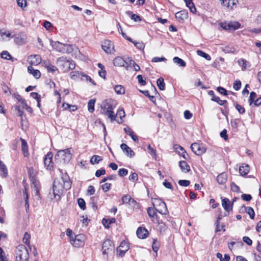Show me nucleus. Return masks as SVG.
<instances>
[{"mask_svg": "<svg viewBox=\"0 0 261 261\" xmlns=\"http://www.w3.org/2000/svg\"><path fill=\"white\" fill-rule=\"evenodd\" d=\"M31 188L32 191L35 196L39 197L40 185L39 182L35 179H32Z\"/></svg>", "mask_w": 261, "mask_h": 261, "instance_id": "15", "label": "nucleus"}, {"mask_svg": "<svg viewBox=\"0 0 261 261\" xmlns=\"http://www.w3.org/2000/svg\"><path fill=\"white\" fill-rule=\"evenodd\" d=\"M14 42L18 45H22L27 42V36L23 32H21L16 35L14 38Z\"/></svg>", "mask_w": 261, "mask_h": 261, "instance_id": "12", "label": "nucleus"}, {"mask_svg": "<svg viewBox=\"0 0 261 261\" xmlns=\"http://www.w3.org/2000/svg\"><path fill=\"white\" fill-rule=\"evenodd\" d=\"M155 202L159 203L160 206V208H155L156 211L162 214L166 215L168 212L166 203L161 200H156Z\"/></svg>", "mask_w": 261, "mask_h": 261, "instance_id": "18", "label": "nucleus"}, {"mask_svg": "<svg viewBox=\"0 0 261 261\" xmlns=\"http://www.w3.org/2000/svg\"><path fill=\"white\" fill-rule=\"evenodd\" d=\"M4 36L8 38L12 37L10 31H6L5 29H2L0 30V41H4L5 40Z\"/></svg>", "mask_w": 261, "mask_h": 261, "instance_id": "28", "label": "nucleus"}, {"mask_svg": "<svg viewBox=\"0 0 261 261\" xmlns=\"http://www.w3.org/2000/svg\"><path fill=\"white\" fill-rule=\"evenodd\" d=\"M23 196L25 200V207L26 208V211H28V210L29 208V194L27 192V189L26 188H24V189L23 191Z\"/></svg>", "mask_w": 261, "mask_h": 261, "instance_id": "31", "label": "nucleus"}, {"mask_svg": "<svg viewBox=\"0 0 261 261\" xmlns=\"http://www.w3.org/2000/svg\"><path fill=\"white\" fill-rule=\"evenodd\" d=\"M221 27L225 30H230V24L229 22L227 23L226 22H221L220 24Z\"/></svg>", "mask_w": 261, "mask_h": 261, "instance_id": "61", "label": "nucleus"}, {"mask_svg": "<svg viewBox=\"0 0 261 261\" xmlns=\"http://www.w3.org/2000/svg\"><path fill=\"white\" fill-rule=\"evenodd\" d=\"M236 109L238 110L240 114H243L245 113V109L239 104H237L235 106Z\"/></svg>", "mask_w": 261, "mask_h": 261, "instance_id": "64", "label": "nucleus"}, {"mask_svg": "<svg viewBox=\"0 0 261 261\" xmlns=\"http://www.w3.org/2000/svg\"><path fill=\"white\" fill-rule=\"evenodd\" d=\"M208 94L212 96L211 98L212 101L217 102L220 106H223L224 103L227 102L226 100H221L219 97L215 96L213 90L209 91L208 92Z\"/></svg>", "mask_w": 261, "mask_h": 261, "instance_id": "19", "label": "nucleus"}, {"mask_svg": "<svg viewBox=\"0 0 261 261\" xmlns=\"http://www.w3.org/2000/svg\"><path fill=\"white\" fill-rule=\"evenodd\" d=\"M179 166L182 172L187 173L190 171V167L187 163L185 161L179 162Z\"/></svg>", "mask_w": 261, "mask_h": 261, "instance_id": "23", "label": "nucleus"}, {"mask_svg": "<svg viewBox=\"0 0 261 261\" xmlns=\"http://www.w3.org/2000/svg\"><path fill=\"white\" fill-rule=\"evenodd\" d=\"M53 153L49 152L44 158V167L47 170H51L53 168Z\"/></svg>", "mask_w": 261, "mask_h": 261, "instance_id": "10", "label": "nucleus"}, {"mask_svg": "<svg viewBox=\"0 0 261 261\" xmlns=\"http://www.w3.org/2000/svg\"><path fill=\"white\" fill-rule=\"evenodd\" d=\"M102 160V157L97 155H94L92 156L90 160V163L94 165L95 164H98L99 162Z\"/></svg>", "mask_w": 261, "mask_h": 261, "instance_id": "34", "label": "nucleus"}, {"mask_svg": "<svg viewBox=\"0 0 261 261\" xmlns=\"http://www.w3.org/2000/svg\"><path fill=\"white\" fill-rule=\"evenodd\" d=\"M46 69L48 72H51L53 73L58 70V68L52 64H50V65Z\"/></svg>", "mask_w": 261, "mask_h": 261, "instance_id": "63", "label": "nucleus"}, {"mask_svg": "<svg viewBox=\"0 0 261 261\" xmlns=\"http://www.w3.org/2000/svg\"><path fill=\"white\" fill-rule=\"evenodd\" d=\"M239 66L242 67V70H245L247 67V62L244 59H241L238 61Z\"/></svg>", "mask_w": 261, "mask_h": 261, "instance_id": "38", "label": "nucleus"}, {"mask_svg": "<svg viewBox=\"0 0 261 261\" xmlns=\"http://www.w3.org/2000/svg\"><path fill=\"white\" fill-rule=\"evenodd\" d=\"M16 260L15 261H28L29 254L27 247L20 245L16 248Z\"/></svg>", "mask_w": 261, "mask_h": 261, "instance_id": "4", "label": "nucleus"}, {"mask_svg": "<svg viewBox=\"0 0 261 261\" xmlns=\"http://www.w3.org/2000/svg\"><path fill=\"white\" fill-rule=\"evenodd\" d=\"M241 82L240 81L238 80L234 82L233 87L236 90H239L241 88Z\"/></svg>", "mask_w": 261, "mask_h": 261, "instance_id": "60", "label": "nucleus"}, {"mask_svg": "<svg viewBox=\"0 0 261 261\" xmlns=\"http://www.w3.org/2000/svg\"><path fill=\"white\" fill-rule=\"evenodd\" d=\"M1 57L6 60H11L12 59L11 55L7 51H3L1 54Z\"/></svg>", "mask_w": 261, "mask_h": 261, "instance_id": "51", "label": "nucleus"}, {"mask_svg": "<svg viewBox=\"0 0 261 261\" xmlns=\"http://www.w3.org/2000/svg\"><path fill=\"white\" fill-rule=\"evenodd\" d=\"M222 216L221 215H220L218 216V217L217 218V221L216 222V231L217 232L221 231V228L219 227V224H220V221L221 219H222Z\"/></svg>", "mask_w": 261, "mask_h": 261, "instance_id": "54", "label": "nucleus"}, {"mask_svg": "<svg viewBox=\"0 0 261 261\" xmlns=\"http://www.w3.org/2000/svg\"><path fill=\"white\" fill-rule=\"evenodd\" d=\"M12 96L15 99L20 102L22 104L24 103L25 100L22 98L21 96H20L18 93H14Z\"/></svg>", "mask_w": 261, "mask_h": 261, "instance_id": "47", "label": "nucleus"}, {"mask_svg": "<svg viewBox=\"0 0 261 261\" xmlns=\"http://www.w3.org/2000/svg\"><path fill=\"white\" fill-rule=\"evenodd\" d=\"M222 205L226 212H229L232 209L233 202H231L228 198H224L222 199Z\"/></svg>", "mask_w": 261, "mask_h": 261, "instance_id": "16", "label": "nucleus"}, {"mask_svg": "<svg viewBox=\"0 0 261 261\" xmlns=\"http://www.w3.org/2000/svg\"><path fill=\"white\" fill-rule=\"evenodd\" d=\"M191 148L193 152L197 155H201L206 151V149L203 145L198 143L192 144Z\"/></svg>", "mask_w": 261, "mask_h": 261, "instance_id": "8", "label": "nucleus"}, {"mask_svg": "<svg viewBox=\"0 0 261 261\" xmlns=\"http://www.w3.org/2000/svg\"><path fill=\"white\" fill-rule=\"evenodd\" d=\"M246 212L249 215L252 219L254 218L255 213L253 209L251 207H247L245 208Z\"/></svg>", "mask_w": 261, "mask_h": 261, "instance_id": "45", "label": "nucleus"}, {"mask_svg": "<svg viewBox=\"0 0 261 261\" xmlns=\"http://www.w3.org/2000/svg\"><path fill=\"white\" fill-rule=\"evenodd\" d=\"M178 183L181 186L187 187L190 185V181L188 180H179Z\"/></svg>", "mask_w": 261, "mask_h": 261, "instance_id": "55", "label": "nucleus"}, {"mask_svg": "<svg viewBox=\"0 0 261 261\" xmlns=\"http://www.w3.org/2000/svg\"><path fill=\"white\" fill-rule=\"evenodd\" d=\"M28 71L29 73L32 74L36 79H39L41 76V73L39 70L34 69L32 66H29L28 67Z\"/></svg>", "mask_w": 261, "mask_h": 261, "instance_id": "25", "label": "nucleus"}, {"mask_svg": "<svg viewBox=\"0 0 261 261\" xmlns=\"http://www.w3.org/2000/svg\"><path fill=\"white\" fill-rule=\"evenodd\" d=\"M111 184L110 183H105L101 185V188L104 192H107L110 190Z\"/></svg>", "mask_w": 261, "mask_h": 261, "instance_id": "57", "label": "nucleus"}, {"mask_svg": "<svg viewBox=\"0 0 261 261\" xmlns=\"http://www.w3.org/2000/svg\"><path fill=\"white\" fill-rule=\"evenodd\" d=\"M230 24V30H236L239 29L241 24L237 21L229 22Z\"/></svg>", "mask_w": 261, "mask_h": 261, "instance_id": "43", "label": "nucleus"}, {"mask_svg": "<svg viewBox=\"0 0 261 261\" xmlns=\"http://www.w3.org/2000/svg\"><path fill=\"white\" fill-rule=\"evenodd\" d=\"M2 88L3 91L7 96H9L11 94L9 88L5 83L2 84Z\"/></svg>", "mask_w": 261, "mask_h": 261, "instance_id": "42", "label": "nucleus"}, {"mask_svg": "<svg viewBox=\"0 0 261 261\" xmlns=\"http://www.w3.org/2000/svg\"><path fill=\"white\" fill-rule=\"evenodd\" d=\"M77 203L80 207L82 210H85L86 209V203L84 200L83 198H79L77 200Z\"/></svg>", "mask_w": 261, "mask_h": 261, "instance_id": "48", "label": "nucleus"}, {"mask_svg": "<svg viewBox=\"0 0 261 261\" xmlns=\"http://www.w3.org/2000/svg\"><path fill=\"white\" fill-rule=\"evenodd\" d=\"M7 174V169L6 166L0 161V175L3 177H5Z\"/></svg>", "mask_w": 261, "mask_h": 261, "instance_id": "33", "label": "nucleus"}, {"mask_svg": "<svg viewBox=\"0 0 261 261\" xmlns=\"http://www.w3.org/2000/svg\"><path fill=\"white\" fill-rule=\"evenodd\" d=\"M17 3L18 6L21 8H24L27 6L26 0H17Z\"/></svg>", "mask_w": 261, "mask_h": 261, "instance_id": "56", "label": "nucleus"}, {"mask_svg": "<svg viewBox=\"0 0 261 261\" xmlns=\"http://www.w3.org/2000/svg\"><path fill=\"white\" fill-rule=\"evenodd\" d=\"M156 84L160 90H163L165 89V84L162 77H160L157 80Z\"/></svg>", "mask_w": 261, "mask_h": 261, "instance_id": "35", "label": "nucleus"}, {"mask_svg": "<svg viewBox=\"0 0 261 261\" xmlns=\"http://www.w3.org/2000/svg\"><path fill=\"white\" fill-rule=\"evenodd\" d=\"M113 64L115 66L124 67L127 69V63L120 57H117L114 59Z\"/></svg>", "mask_w": 261, "mask_h": 261, "instance_id": "17", "label": "nucleus"}, {"mask_svg": "<svg viewBox=\"0 0 261 261\" xmlns=\"http://www.w3.org/2000/svg\"><path fill=\"white\" fill-rule=\"evenodd\" d=\"M120 147H121V148L122 149V150L123 151V152L128 156L132 157L134 155V151L126 144L122 143Z\"/></svg>", "mask_w": 261, "mask_h": 261, "instance_id": "21", "label": "nucleus"}, {"mask_svg": "<svg viewBox=\"0 0 261 261\" xmlns=\"http://www.w3.org/2000/svg\"><path fill=\"white\" fill-rule=\"evenodd\" d=\"M227 175L225 172L220 173L217 178V182L221 185H224L227 181Z\"/></svg>", "mask_w": 261, "mask_h": 261, "instance_id": "26", "label": "nucleus"}, {"mask_svg": "<svg viewBox=\"0 0 261 261\" xmlns=\"http://www.w3.org/2000/svg\"><path fill=\"white\" fill-rule=\"evenodd\" d=\"M71 188V182L68 176L61 178H56L54 180L53 191L54 198L57 200L60 199L64 189L68 190Z\"/></svg>", "mask_w": 261, "mask_h": 261, "instance_id": "1", "label": "nucleus"}, {"mask_svg": "<svg viewBox=\"0 0 261 261\" xmlns=\"http://www.w3.org/2000/svg\"><path fill=\"white\" fill-rule=\"evenodd\" d=\"M114 249V245L112 241L110 240H106L103 243L102 246L103 254H108L113 251Z\"/></svg>", "mask_w": 261, "mask_h": 261, "instance_id": "9", "label": "nucleus"}, {"mask_svg": "<svg viewBox=\"0 0 261 261\" xmlns=\"http://www.w3.org/2000/svg\"><path fill=\"white\" fill-rule=\"evenodd\" d=\"M197 54L198 56L205 58L206 60L208 61H210L211 59V58L208 54L202 51V50H198L197 51Z\"/></svg>", "mask_w": 261, "mask_h": 261, "instance_id": "44", "label": "nucleus"}, {"mask_svg": "<svg viewBox=\"0 0 261 261\" xmlns=\"http://www.w3.org/2000/svg\"><path fill=\"white\" fill-rule=\"evenodd\" d=\"M80 75L84 76L86 81H89L94 85H95V83H94V81L89 76L87 75H84V74L82 72L80 73L77 71H75L71 72L70 73V77L74 80H76L77 77L80 76Z\"/></svg>", "mask_w": 261, "mask_h": 261, "instance_id": "13", "label": "nucleus"}, {"mask_svg": "<svg viewBox=\"0 0 261 261\" xmlns=\"http://www.w3.org/2000/svg\"><path fill=\"white\" fill-rule=\"evenodd\" d=\"M71 148L60 150L55 156L56 160L60 164H65L69 162L72 158Z\"/></svg>", "mask_w": 261, "mask_h": 261, "instance_id": "3", "label": "nucleus"}, {"mask_svg": "<svg viewBox=\"0 0 261 261\" xmlns=\"http://www.w3.org/2000/svg\"><path fill=\"white\" fill-rule=\"evenodd\" d=\"M0 261H9L6 256L5 253L3 249L0 247Z\"/></svg>", "mask_w": 261, "mask_h": 261, "instance_id": "49", "label": "nucleus"}, {"mask_svg": "<svg viewBox=\"0 0 261 261\" xmlns=\"http://www.w3.org/2000/svg\"><path fill=\"white\" fill-rule=\"evenodd\" d=\"M95 100L94 99H90L88 103V111L92 113L94 111V105H95Z\"/></svg>", "mask_w": 261, "mask_h": 261, "instance_id": "41", "label": "nucleus"}, {"mask_svg": "<svg viewBox=\"0 0 261 261\" xmlns=\"http://www.w3.org/2000/svg\"><path fill=\"white\" fill-rule=\"evenodd\" d=\"M136 233L138 238L140 239H145L147 237L148 232L146 228L139 227L138 228Z\"/></svg>", "mask_w": 261, "mask_h": 261, "instance_id": "20", "label": "nucleus"}, {"mask_svg": "<svg viewBox=\"0 0 261 261\" xmlns=\"http://www.w3.org/2000/svg\"><path fill=\"white\" fill-rule=\"evenodd\" d=\"M174 63L177 64L179 66L185 67L186 66V63L181 59L179 57H175L173 59Z\"/></svg>", "mask_w": 261, "mask_h": 261, "instance_id": "32", "label": "nucleus"}, {"mask_svg": "<svg viewBox=\"0 0 261 261\" xmlns=\"http://www.w3.org/2000/svg\"><path fill=\"white\" fill-rule=\"evenodd\" d=\"M187 6L189 8V9L191 13H192L193 14L196 13V9L195 5L193 2H191V3H189V5H187Z\"/></svg>", "mask_w": 261, "mask_h": 261, "instance_id": "53", "label": "nucleus"}, {"mask_svg": "<svg viewBox=\"0 0 261 261\" xmlns=\"http://www.w3.org/2000/svg\"><path fill=\"white\" fill-rule=\"evenodd\" d=\"M134 45L139 49H144L145 47V44L143 42H133Z\"/></svg>", "mask_w": 261, "mask_h": 261, "instance_id": "52", "label": "nucleus"}, {"mask_svg": "<svg viewBox=\"0 0 261 261\" xmlns=\"http://www.w3.org/2000/svg\"><path fill=\"white\" fill-rule=\"evenodd\" d=\"M117 105L116 101L112 99H108L103 101L101 104L102 113L111 119V122L116 120V115L114 109Z\"/></svg>", "mask_w": 261, "mask_h": 261, "instance_id": "2", "label": "nucleus"}, {"mask_svg": "<svg viewBox=\"0 0 261 261\" xmlns=\"http://www.w3.org/2000/svg\"><path fill=\"white\" fill-rule=\"evenodd\" d=\"M124 130L126 134L129 135L134 141L138 140L137 136L134 134V132L129 127H125Z\"/></svg>", "mask_w": 261, "mask_h": 261, "instance_id": "29", "label": "nucleus"}, {"mask_svg": "<svg viewBox=\"0 0 261 261\" xmlns=\"http://www.w3.org/2000/svg\"><path fill=\"white\" fill-rule=\"evenodd\" d=\"M242 199L246 201H249L252 199V196L250 194H243L241 195Z\"/></svg>", "mask_w": 261, "mask_h": 261, "instance_id": "62", "label": "nucleus"}, {"mask_svg": "<svg viewBox=\"0 0 261 261\" xmlns=\"http://www.w3.org/2000/svg\"><path fill=\"white\" fill-rule=\"evenodd\" d=\"M57 64L64 72H67L75 67V64L72 61L63 57L57 59Z\"/></svg>", "mask_w": 261, "mask_h": 261, "instance_id": "5", "label": "nucleus"}, {"mask_svg": "<svg viewBox=\"0 0 261 261\" xmlns=\"http://www.w3.org/2000/svg\"><path fill=\"white\" fill-rule=\"evenodd\" d=\"M86 239L85 235L83 234L75 236L70 241L71 243L75 247H80L83 246Z\"/></svg>", "mask_w": 261, "mask_h": 261, "instance_id": "7", "label": "nucleus"}, {"mask_svg": "<svg viewBox=\"0 0 261 261\" xmlns=\"http://www.w3.org/2000/svg\"><path fill=\"white\" fill-rule=\"evenodd\" d=\"M128 246L124 242H122L120 245L117 248V252L121 255H124V254L128 250Z\"/></svg>", "mask_w": 261, "mask_h": 261, "instance_id": "24", "label": "nucleus"}, {"mask_svg": "<svg viewBox=\"0 0 261 261\" xmlns=\"http://www.w3.org/2000/svg\"><path fill=\"white\" fill-rule=\"evenodd\" d=\"M122 201L123 203H126L129 204H132V203L136 202V201L128 195L123 196L122 198Z\"/></svg>", "mask_w": 261, "mask_h": 261, "instance_id": "30", "label": "nucleus"}, {"mask_svg": "<svg viewBox=\"0 0 261 261\" xmlns=\"http://www.w3.org/2000/svg\"><path fill=\"white\" fill-rule=\"evenodd\" d=\"M147 213L150 217L153 218L156 216L154 209L152 207L147 208Z\"/></svg>", "mask_w": 261, "mask_h": 261, "instance_id": "50", "label": "nucleus"}, {"mask_svg": "<svg viewBox=\"0 0 261 261\" xmlns=\"http://www.w3.org/2000/svg\"><path fill=\"white\" fill-rule=\"evenodd\" d=\"M257 97V95L255 92H251L250 94L249 102L250 105H251L253 102H254V101L256 100Z\"/></svg>", "mask_w": 261, "mask_h": 261, "instance_id": "46", "label": "nucleus"}, {"mask_svg": "<svg viewBox=\"0 0 261 261\" xmlns=\"http://www.w3.org/2000/svg\"><path fill=\"white\" fill-rule=\"evenodd\" d=\"M29 60L30 66H37L41 62L42 59L40 55H33L29 57Z\"/></svg>", "mask_w": 261, "mask_h": 261, "instance_id": "14", "label": "nucleus"}, {"mask_svg": "<svg viewBox=\"0 0 261 261\" xmlns=\"http://www.w3.org/2000/svg\"><path fill=\"white\" fill-rule=\"evenodd\" d=\"M115 222V219L114 218H111L110 219H103L102 220V224L106 228L109 227V225H110L112 223H114Z\"/></svg>", "mask_w": 261, "mask_h": 261, "instance_id": "36", "label": "nucleus"}, {"mask_svg": "<svg viewBox=\"0 0 261 261\" xmlns=\"http://www.w3.org/2000/svg\"><path fill=\"white\" fill-rule=\"evenodd\" d=\"M30 238H31L30 234L29 233H28L27 232H25V233L24 234L23 239H22V241L24 244H25L27 245H28L29 246L30 245Z\"/></svg>", "mask_w": 261, "mask_h": 261, "instance_id": "39", "label": "nucleus"}, {"mask_svg": "<svg viewBox=\"0 0 261 261\" xmlns=\"http://www.w3.org/2000/svg\"><path fill=\"white\" fill-rule=\"evenodd\" d=\"M249 171V167L247 164H242L239 168V172L241 175L245 176L247 175Z\"/></svg>", "mask_w": 261, "mask_h": 261, "instance_id": "27", "label": "nucleus"}, {"mask_svg": "<svg viewBox=\"0 0 261 261\" xmlns=\"http://www.w3.org/2000/svg\"><path fill=\"white\" fill-rule=\"evenodd\" d=\"M50 44L54 49L60 53H70L73 50L71 45L67 44H64L59 41L54 42L51 41Z\"/></svg>", "mask_w": 261, "mask_h": 261, "instance_id": "6", "label": "nucleus"}, {"mask_svg": "<svg viewBox=\"0 0 261 261\" xmlns=\"http://www.w3.org/2000/svg\"><path fill=\"white\" fill-rule=\"evenodd\" d=\"M103 50L108 54L112 53L114 50V45L110 40H105L101 44Z\"/></svg>", "mask_w": 261, "mask_h": 261, "instance_id": "11", "label": "nucleus"}, {"mask_svg": "<svg viewBox=\"0 0 261 261\" xmlns=\"http://www.w3.org/2000/svg\"><path fill=\"white\" fill-rule=\"evenodd\" d=\"M167 59L164 57H154L152 59V62H164L166 61Z\"/></svg>", "mask_w": 261, "mask_h": 261, "instance_id": "58", "label": "nucleus"}, {"mask_svg": "<svg viewBox=\"0 0 261 261\" xmlns=\"http://www.w3.org/2000/svg\"><path fill=\"white\" fill-rule=\"evenodd\" d=\"M20 141L21 142V150L23 152V155L25 157H28L29 155V153L28 151V145L27 142L25 141L24 139L20 138Z\"/></svg>", "mask_w": 261, "mask_h": 261, "instance_id": "22", "label": "nucleus"}, {"mask_svg": "<svg viewBox=\"0 0 261 261\" xmlns=\"http://www.w3.org/2000/svg\"><path fill=\"white\" fill-rule=\"evenodd\" d=\"M127 173H128L127 170L126 169H124V168L120 169L118 171V174H119V176H122V177L126 175L127 174Z\"/></svg>", "mask_w": 261, "mask_h": 261, "instance_id": "59", "label": "nucleus"}, {"mask_svg": "<svg viewBox=\"0 0 261 261\" xmlns=\"http://www.w3.org/2000/svg\"><path fill=\"white\" fill-rule=\"evenodd\" d=\"M147 149L148 153L156 160L157 158L156 150L152 148L150 144L147 146Z\"/></svg>", "mask_w": 261, "mask_h": 261, "instance_id": "37", "label": "nucleus"}, {"mask_svg": "<svg viewBox=\"0 0 261 261\" xmlns=\"http://www.w3.org/2000/svg\"><path fill=\"white\" fill-rule=\"evenodd\" d=\"M114 90L116 93L118 94H124L125 92V89L121 85H116L114 87Z\"/></svg>", "mask_w": 261, "mask_h": 261, "instance_id": "40", "label": "nucleus"}]
</instances>
